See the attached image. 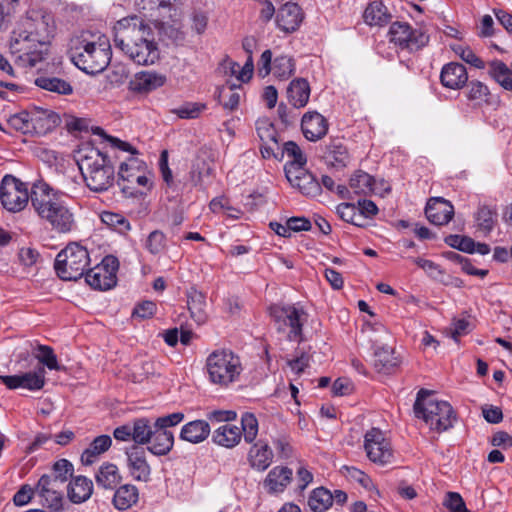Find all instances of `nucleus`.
Returning a JSON list of instances; mask_svg holds the SVG:
<instances>
[{
	"mask_svg": "<svg viewBox=\"0 0 512 512\" xmlns=\"http://www.w3.org/2000/svg\"><path fill=\"white\" fill-rule=\"evenodd\" d=\"M31 204L37 215L58 233L70 232L74 225V215L61 199L58 192L48 184H34L30 195Z\"/></svg>",
	"mask_w": 512,
	"mask_h": 512,
	"instance_id": "nucleus-1",
	"label": "nucleus"
},
{
	"mask_svg": "<svg viewBox=\"0 0 512 512\" xmlns=\"http://www.w3.org/2000/svg\"><path fill=\"white\" fill-rule=\"evenodd\" d=\"M77 163L86 186L93 192H104L113 186L115 171L100 150L86 146L78 151Z\"/></svg>",
	"mask_w": 512,
	"mask_h": 512,
	"instance_id": "nucleus-2",
	"label": "nucleus"
},
{
	"mask_svg": "<svg viewBox=\"0 0 512 512\" xmlns=\"http://www.w3.org/2000/svg\"><path fill=\"white\" fill-rule=\"evenodd\" d=\"M414 413L422 419L431 430L443 432L453 426L455 413L452 406L432 397V392L421 389L414 403Z\"/></svg>",
	"mask_w": 512,
	"mask_h": 512,
	"instance_id": "nucleus-3",
	"label": "nucleus"
},
{
	"mask_svg": "<svg viewBox=\"0 0 512 512\" xmlns=\"http://www.w3.org/2000/svg\"><path fill=\"white\" fill-rule=\"evenodd\" d=\"M71 61L87 74H97L106 69L111 60L110 43L103 35L95 42H81L70 50Z\"/></svg>",
	"mask_w": 512,
	"mask_h": 512,
	"instance_id": "nucleus-4",
	"label": "nucleus"
},
{
	"mask_svg": "<svg viewBox=\"0 0 512 512\" xmlns=\"http://www.w3.org/2000/svg\"><path fill=\"white\" fill-rule=\"evenodd\" d=\"M176 0H136L140 14L147 17L153 28L159 32H178L181 13L175 6Z\"/></svg>",
	"mask_w": 512,
	"mask_h": 512,
	"instance_id": "nucleus-5",
	"label": "nucleus"
},
{
	"mask_svg": "<svg viewBox=\"0 0 512 512\" xmlns=\"http://www.w3.org/2000/svg\"><path fill=\"white\" fill-rule=\"evenodd\" d=\"M206 368L210 381L222 387L237 382L243 371L240 357L228 349L213 351L206 359Z\"/></svg>",
	"mask_w": 512,
	"mask_h": 512,
	"instance_id": "nucleus-6",
	"label": "nucleus"
},
{
	"mask_svg": "<svg viewBox=\"0 0 512 512\" xmlns=\"http://www.w3.org/2000/svg\"><path fill=\"white\" fill-rule=\"evenodd\" d=\"M89 264L88 250L84 246L73 242L57 254L54 268L62 280L76 281L84 275Z\"/></svg>",
	"mask_w": 512,
	"mask_h": 512,
	"instance_id": "nucleus-7",
	"label": "nucleus"
},
{
	"mask_svg": "<svg viewBox=\"0 0 512 512\" xmlns=\"http://www.w3.org/2000/svg\"><path fill=\"white\" fill-rule=\"evenodd\" d=\"M114 44L139 65H152L159 59L156 43L143 34H114Z\"/></svg>",
	"mask_w": 512,
	"mask_h": 512,
	"instance_id": "nucleus-8",
	"label": "nucleus"
},
{
	"mask_svg": "<svg viewBox=\"0 0 512 512\" xmlns=\"http://www.w3.org/2000/svg\"><path fill=\"white\" fill-rule=\"evenodd\" d=\"M270 315L277 332L285 334L289 341H303V325L307 315L302 308L294 305H273Z\"/></svg>",
	"mask_w": 512,
	"mask_h": 512,
	"instance_id": "nucleus-9",
	"label": "nucleus"
},
{
	"mask_svg": "<svg viewBox=\"0 0 512 512\" xmlns=\"http://www.w3.org/2000/svg\"><path fill=\"white\" fill-rule=\"evenodd\" d=\"M40 36L41 34H17L9 42L11 53L34 67L45 58L49 50L48 35L43 38Z\"/></svg>",
	"mask_w": 512,
	"mask_h": 512,
	"instance_id": "nucleus-10",
	"label": "nucleus"
},
{
	"mask_svg": "<svg viewBox=\"0 0 512 512\" xmlns=\"http://www.w3.org/2000/svg\"><path fill=\"white\" fill-rule=\"evenodd\" d=\"M0 200L10 212L25 208L29 200L28 189L24 183L12 175H5L0 186Z\"/></svg>",
	"mask_w": 512,
	"mask_h": 512,
	"instance_id": "nucleus-11",
	"label": "nucleus"
},
{
	"mask_svg": "<svg viewBox=\"0 0 512 512\" xmlns=\"http://www.w3.org/2000/svg\"><path fill=\"white\" fill-rule=\"evenodd\" d=\"M364 450L368 459L377 465L391 464L394 458L390 442L378 428H371L365 433Z\"/></svg>",
	"mask_w": 512,
	"mask_h": 512,
	"instance_id": "nucleus-12",
	"label": "nucleus"
},
{
	"mask_svg": "<svg viewBox=\"0 0 512 512\" xmlns=\"http://www.w3.org/2000/svg\"><path fill=\"white\" fill-rule=\"evenodd\" d=\"M118 260L113 256H106L94 268L87 270L86 282L96 290H108L116 285Z\"/></svg>",
	"mask_w": 512,
	"mask_h": 512,
	"instance_id": "nucleus-13",
	"label": "nucleus"
},
{
	"mask_svg": "<svg viewBox=\"0 0 512 512\" xmlns=\"http://www.w3.org/2000/svg\"><path fill=\"white\" fill-rule=\"evenodd\" d=\"M35 496L39 498L42 506L52 512L64 510V487L52 482L46 475H42L38 480L35 486Z\"/></svg>",
	"mask_w": 512,
	"mask_h": 512,
	"instance_id": "nucleus-14",
	"label": "nucleus"
},
{
	"mask_svg": "<svg viewBox=\"0 0 512 512\" xmlns=\"http://www.w3.org/2000/svg\"><path fill=\"white\" fill-rule=\"evenodd\" d=\"M285 173L289 183L303 195L316 197L321 193V185L313 174L299 165H286Z\"/></svg>",
	"mask_w": 512,
	"mask_h": 512,
	"instance_id": "nucleus-15",
	"label": "nucleus"
},
{
	"mask_svg": "<svg viewBox=\"0 0 512 512\" xmlns=\"http://www.w3.org/2000/svg\"><path fill=\"white\" fill-rule=\"evenodd\" d=\"M45 374V369L38 367L33 372L30 371L16 375H0V380L10 390L23 388L29 391H39L46 383Z\"/></svg>",
	"mask_w": 512,
	"mask_h": 512,
	"instance_id": "nucleus-16",
	"label": "nucleus"
},
{
	"mask_svg": "<svg viewBox=\"0 0 512 512\" xmlns=\"http://www.w3.org/2000/svg\"><path fill=\"white\" fill-rule=\"evenodd\" d=\"M129 475L139 482L151 479V467L146 459V451L142 446L132 445L125 451Z\"/></svg>",
	"mask_w": 512,
	"mask_h": 512,
	"instance_id": "nucleus-17",
	"label": "nucleus"
},
{
	"mask_svg": "<svg viewBox=\"0 0 512 512\" xmlns=\"http://www.w3.org/2000/svg\"><path fill=\"white\" fill-rule=\"evenodd\" d=\"M118 175L124 181L136 182L147 189L152 185L150 178L146 175V164L136 156H130L121 163Z\"/></svg>",
	"mask_w": 512,
	"mask_h": 512,
	"instance_id": "nucleus-18",
	"label": "nucleus"
},
{
	"mask_svg": "<svg viewBox=\"0 0 512 512\" xmlns=\"http://www.w3.org/2000/svg\"><path fill=\"white\" fill-rule=\"evenodd\" d=\"M427 219L434 225H446L454 215L452 204L441 197L431 198L425 208Z\"/></svg>",
	"mask_w": 512,
	"mask_h": 512,
	"instance_id": "nucleus-19",
	"label": "nucleus"
},
{
	"mask_svg": "<svg viewBox=\"0 0 512 512\" xmlns=\"http://www.w3.org/2000/svg\"><path fill=\"white\" fill-rule=\"evenodd\" d=\"M301 128L306 139L317 141L326 135L328 123L320 113L309 111L302 117Z\"/></svg>",
	"mask_w": 512,
	"mask_h": 512,
	"instance_id": "nucleus-20",
	"label": "nucleus"
},
{
	"mask_svg": "<svg viewBox=\"0 0 512 512\" xmlns=\"http://www.w3.org/2000/svg\"><path fill=\"white\" fill-rule=\"evenodd\" d=\"M303 18L302 10L298 4L286 3L279 9L276 23L282 32H295Z\"/></svg>",
	"mask_w": 512,
	"mask_h": 512,
	"instance_id": "nucleus-21",
	"label": "nucleus"
},
{
	"mask_svg": "<svg viewBox=\"0 0 512 512\" xmlns=\"http://www.w3.org/2000/svg\"><path fill=\"white\" fill-rule=\"evenodd\" d=\"M165 83V75L151 71H144L135 74L129 83V88L133 92L147 94L162 87Z\"/></svg>",
	"mask_w": 512,
	"mask_h": 512,
	"instance_id": "nucleus-22",
	"label": "nucleus"
},
{
	"mask_svg": "<svg viewBox=\"0 0 512 512\" xmlns=\"http://www.w3.org/2000/svg\"><path fill=\"white\" fill-rule=\"evenodd\" d=\"M293 472L285 466L272 468L263 481V487L269 494L282 493L292 481Z\"/></svg>",
	"mask_w": 512,
	"mask_h": 512,
	"instance_id": "nucleus-23",
	"label": "nucleus"
},
{
	"mask_svg": "<svg viewBox=\"0 0 512 512\" xmlns=\"http://www.w3.org/2000/svg\"><path fill=\"white\" fill-rule=\"evenodd\" d=\"M364 22L371 28H384L391 23L392 15L383 2L376 0L370 2L363 12Z\"/></svg>",
	"mask_w": 512,
	"mask_h": 512,
	"instance_id": "nucleus-24",
	"label": "nucleus"
},
{
	"mask_svg": "<svg viewBox=\"0 0 512 512\" xmlns=\"http://www.w3.org/2000/svg\"><path fill=\"white\" fill-rule=\"evenodd\" d=\"M273 451L262 439L253 444L248 452L250 466L257 471H265L273 461Z\"/></svg>",
	"mask_w": 512,
	"mask_h": 512,
	"instance_id": "nucleus-25",
	"label": "nucleus"
},
{
	"mask_svg": "<svg viewBox=\"0 0 512 512\" xmlns=\"http://www.w3.org/2000/svg\"><path fill=\"white\" fill-rule=\"evenodd\" d=\"M440 79L445 87L460 89L466 84L468 75L464 65L451 62L442 68Z\"/></svg>",
	"mask_w": 512,
	"mask_h": 512,
	"instance_id": "nucleus-26",
	"label": "nucleus"
},
{
	"mask_svg": "<svg viewBox=\"0 0 512 512\" xmlns=\"http://www.w3.org/2000/svg\"><path fill=\"white\" fill-rule=\"evenodd\" d=\"M93 493V483L85 476L72 478L67 485V496L72 503L80 504L87 501Z\"/></svg>",
	"mask_w": 512,
	"mask_h": 512,
	"instance_id": "nucleus-27",
	"label": "nucleus"
},
{
	"mask_svg": "<svg viewBox=\"0 0 512 512\" xmlns=\"http://www.w3.org/2000/svg\"><path fill=\"white\" fill-rule=\"evenodd\" d=\"M149 443L150 445L147 447V450L150 453L156 456H164L173 448L174 435L170 430H160L153 426L152 437Z\"/></svg>",
	"mask_w": 512,
	"mask_h": 512,
	"instance_id": "nucleus-28",
	"label": "nucleus"
},
{
	"mask_svg": "<svg viewBox=\"0 0 512 512\" xmlns=\"http://www.w3.org/2000/svg\"><path fill=\"white\" fill-rule=\"evenodd\" d=\"M287 97L289 102L295 108L306 106L310 97V86L306 79L297 78L290 82L287 88Z\"/></svg>",
	"mask_w": 512,
	"mask_h": 512,
	"instance_id": "nucleus-29",
	"label": "nucleus"
},
{
	"mask_svg": "<svg viewBox=\"0 0 512 512\" xmlns=\"http://www.w3.org/2000/svg\"><path fill=\"white\" fill-rule=\"evenodd\" d=\"M241 429L230 423L218 427L213 433V441L220 446L233 448L241 441Z\"/></svg>",
	"mask_w": 512,
	"mask_h": 512,
	"instance_id": "nucleus-30",
	"label": "nucleus"
},
{
	"mask_svg": "<svg viewBox=\"0 0 512 512\" xmlns=\"http://www.w3.org/2000/svg\"><path fill=\"white\" fill-rule=\"evenodd\" d=\"M323 158L327 166L335 169L346 167L350 160L347 148L340 141H332Z\"/></svg>",
	"mask_w": 512,
	"mask_h": 512,
	"instance_id": "nucleus-31",
	"label": "nucleus"
},
{
	"mask_svg": "<svg viewBox=\"0 0 512 512\" xmlns=\"http://www.w3.org/2000/svg\"><path fill=\"white\" fill-rule=\"evenodd\" d=\"M210 434V426L204 420H194L185 424L180 432V438L190 443H200Z\"/></svg>",
	"mask_w": 512,
	"mask_h": 512,
	"instance_id": "nucleus-32",
	"label": "nucleus"
},
{
	"mask_svg": "<svg viewBox=\"0 0 512 512\" xmlns=\"http://www.w3.org/2000/svg\"><path fill=\"white\" fill-rule=\"evenodd\" d=\"M374 358V367L382 373H390L400 364V359L395 355L394 349L389 346L376 349Z\"/></svg>",
	"mask_w": 512,
	"mask_h": 512,
	"instance_id": "nucleus-33",
	"label": "nucleus"
},
{
	"mask_svg": "<svg viewBox=\"0 0 512 512\" xmlns=\"http://www.w3.org/2000/svg\"><path fill=\"white\" fill-rule=\"evenodd\" d=\"M390 42L402 50L410 52L417 51L424 47L428 41V34H390Z\"/></svg>",
	"mask_w": 512,
	"mask_h": 512,
	"instance_id": "nucleus-34",
	"label": "nucleus"
},
{
	"mask_svg": "<svg viewBox=\"0 0 512 512\" xmlns=\"http://www.w3.org/2000/svg\"><path fill=\"white\" fill-rule=\"evenodd\" d=\"M95 478L98 486L109 490L115 489L122 480L117 466L111 463L103 464L99 468Z\"/></svg>",
	"mask_w": 512,
	"mask_h": 512,
	"instance_id": "nucleus-35",
	"label": "nucleus"
},
{
	"mask_svg": "<svg viewBox=\"0 0 512 512\" xmlns=\"http://www.w3.org/2000/svg\"><path fill=\"white\" fill-rule=\"evenodd\" d=\"M187 305L194 321L203 324L207 319L205 296L200 291L191 289L187 294Z\"/></svg>",
	"mask_w": 512,
	"mask_h": 512,
	"instance_id": "nucleus-36",
	"label": "nucleus"
},
{
	"mask_svg": "<svg viewBox=\"0 0 512 512\" xmlns=\"http://www.w3.org/2000/svg\"><path fill=\"white\" fill-rule=\"evenodd\" d=\"M349 186L353 192L358 195L378 193L375 179L364 171L355 172L354 175L350 178Z\"/></svg>",
	"mask_w": 512,
	"mask_h": 512,
	"instance_id": "nucleus-37",
	"label": "nucleus"
},
{
	"mask_svg": "<svg viewBox=\"0 0 512 512\" xmlns=\"http://www.w3.org/2000/svg\"><path fill=\"white\" fill-rule=\"evenodd\" d=\"M112 444V439L109 435H100L96 437L87 449L81 455V461L85 465H91L96 458L107 451Z\"/></svg>",
	"mask_w": 512,
	"mask_h": 512,
	"instance_id": "nucleus-38",
	"label": "nucleus"
},
{
	"mask_svg": "<svg viewBox=\"0 0 512 512\" xmlns=\"http://www.w3.org/2000/svg\"><path fill=\"white\" fill-rule=\"evenodd\" d=\"M138 501V489L132 484L120 486L114 494L113 504L118 510H126Z\"/></svg>",
	"mask_w": 512,
	"mask_h": 512,
	"instance_id": "nucleus-39",
	"label": "nucleus"
},
{
	"mask_svg": "<svg viewBox=\"0 0 512 512\" xmlns=\"http://www.w3.org/2000/svg\"><path fill=\"white\" fill-rule=\"evenodd\" d=\"M35 84L41 89L60 95H70L73 93L71 84L57 77L39 76L35 79Z\"/></svg>",
	"mask_w": 512,
	"mask_h": 512,
	"instance_id": "nucleus-40",
	"label": "nucleus"
},
{
	"mask_svg": "<svg viewBox=\"0 0 512 512\" xmlns=\"http://www.w3.org/2000/svg\"><path fill=\"white\" fill-rule=\"evenodd\" d=\"M55 125V118L46 111L30 112V134L44 135Z\"/></svg>",
	"mask_w": 512,
	"mask_h": 512,
	"instance_id": "nucleus-41",
	"label": "nucleus"
},
{
	"mask_svg": "<svg viewBox=\"0 0 512 512\" xmlns=\"http://www.w3.org/2000/svg\"><path fill=\"white\" fill-rule=\"evenodd\" d=\"M332 504V493L324 487L314 489L308 498V506L313 512H323L329 509Z\"/></svg>",
	"mask_w": 512,
	"mask_h": 512,
	"instance_id": "nucleus-42",
	"label": "nucleus"
},
{
	"mask_svg": "<svg viewBox=\"0 0 512 512\" xmlns=\"http://www.w3.org/2000/svg\"><path fill=\"white\" fill-rule=\"evenodd\" d=\"M148 30L151 31L153 28V25L147 21V17H144L142 14L139 15H130L127 17H124L120 20H118L115 25L113 26L114 32H121L125 30Z\"/></svg>",
	"mask_w": 512,
	"mask_h": 512,
	"instance_id": "nucleus-43",
	"label": "nucleus"
},
{
	"mask_svg": "<svg viewBox=\"0 0 512 512\" xmlns=\"http://www.w3.org/2000/svg\"><path fill=\"white\" fill-rule=\"evenodd\" d=\"M132 441L134 445L148 444L152 437L153 427L147 418H138L131 423Z\"/></svg>",
	"mask_w": 512,
	"mask_h": 512,
	"instance_id": "nucleus-44",
	"label": "nucleus"
},
{
	"mask_svg": "<svg viewBox=\"0 0 512 512\" xmlns=\"http://www.w3.org/2000/svg\"><path fill=\"white\" fill-rule=\"evenodd\" d=\"M73 472L74 467L72 463L67 459H60L53 464L51 473L45 475L52 482L64 487L68 479L72 477Z\"/></svg>",
	"mask_w": 512,
	"mask_h": 512,
	"instance_id": "nucleus-45",
	"label": "nucleus"
},
{
	"mask_svg": "<svg viewBox=\"0 0 512 512\" xmlns=\"http://www.w3.org/2000/svg\"><path fill=\"white\" fill-rule=\"evenodd\" d=\"M489 74L506 90H512V71L502 61L489 63Z\"/></svg>",
	"mask_w": 512,
	"mask_h": 512,
	"instance_id": "nucleus-46",
	"label": "nucleus"
},
{
	"mask_svg": "<svg viewBox=\"0 0 512 512\" xmlns=\"http://www.w3.org/2000/svg\"><path fill=\"white\" fill-rule=\"evenodd\" d=\"M243 49L248 54V57L245 64L242 66L241 71L239 72L238 79L242 83H245L251 79L254 71L252 58L253 51L256 49V39L254 36L245 37L243 40Z\"/></svg>",
	"mask_w": 512,
	"mask_h": 512,
	"instance_id": "nucleus-47",
	"label": "nucleus"
},
{
	"mask_svg": "<svg viewBox=\"0 0 512 512\" xmlns=\"http://www.w3.org/2000/svg\"><path fill=\"white\" fill-rule=\"evenodd\" d=\"M271 71L279 80H286L290 78L295 71L294 60L286 55L278 56L273 62Z\"/></svg>",
	"mask_w": 512,
	"mask_h": 512,
	"instance_id": "nucleus-48",
	"label": "nucleus"
},
{
	"mask_svg": "<svg viewBox=\"0 0 512 512\" xmlns=\"http://www.w3.org/2000/svg\"><path fill=\"white\" fill-rule=\"evenodd\" d=\"M38 353L35 354V358L38 360V362L41 364L39 367H47L49 370H65V368L61 365H59L57 356L54 353L53 349L50 346L46 345H39Z\"/></svg>",
	"mask_w": 512,
	"mask_h": 512,
	"instance_id": "nucleus-49",
	"label": "nucleus"
},
{
	"mask_svg": "<svg viewBox=\"0 0 512 512\" xmlns=\"http://www.w3.org/2000/svg\"><path fill=\"white\" fill-rule=\"evenodd\" d=\"M241 426V432L245 442H254L259 431V423L256 416L250 412L243 413L241 416Z\"/></svg>",
	"mask_w": 512,
	"mask_h": 512,
	"instance_id": "nucleus-50",
	"label": "nucleus"
},
{
	"mask_svg": "<svg viewBox=\"0 0 512 512\" xmlns=\"http://www.w3.org/2000/svg\"><path fill=\"white\" fill-rule=\"evenodd\" d=\"M240 86H236L235 84H231L227 87H222L219 90L218 98L220 103L223 105L224 109L233 111L235 110L240 102V93L236 90Z\"/></svg>",
	"mask_w": 512,
	"mask_h": 512,
	"instance_id": "nucleus-51",
	"label": "nucleus"
},
{
	"mask_svg": "<svg viewBox=\"0 0 512 512\" xmlns=\"http://www.w3.org/2000/svg\"><path fill=\"white\" fill-rule=\"evenodd\" d=\"M475 221L479 230L484 234H489L494 228L496 213L489 207L482 206L475 215Z\"/></svg>",
	"mask_w": 512,
	"mask_h": 512,
	"instance_id": "nucleus-52",
	"label": "nucleus"
},
{
	"mask_svg": "<svg viewBox=\"0 0 512 512\" xmlns=\"http://www.w3.org/2000/svg\"><path fill=\"white\" fill-rule=\"evenodd\" d=\"M101 220L104 224L122 234L127 233L131 229L129 221L119 213L104 211L101 214Z\"/></svg>",
	"mask_w": 512,
	"mask_h": 512,
	"instance_id": "nucleus-53",
	"label": "nucleus"
},
{
	"mask_svg": "<svg viewBox=\"0 0 512 512\" xmlns=\"http://www.w3.org/2000/svg\"><path fill=\"white\" fill-rule=\"evenodd\" d=\"M206 109V104L198 102H186L171 110L180 119H196Z\"/></svg>",
	"mask_w": 512,
	"mask_h": 512,
	"instance_id": "nucleus-54",
	"label": "nucleus"
},
{
	"mask_svg": "<svg viewBox=\"0 0 512 512\" xmlns=\"http://www.w3.org/2000/svg\"><path fill=\"white\" fill-rule=\"evenodd\" d=\"M145 248L154 256L160 255L166 248V236L160 230L152 231L145 242Z\"/></svg>",
	"mask_w": 512,
	"mask_h": 512,
	"instance_id": "nucleus-55",
	"label": "nucleus"
},
{
	"mask_svg": "<svg viewBox=\"0 0 512 512\" xmlns=\"http://www.w3.org/2000/svg\"><path fill=\"white\" fill-rule=\"evenodd\" d=\"M338 216L345 222L351 223L358 227H363L364 223L357 221V218H362L354 204L341 203L336 207Z\"/></svg>",
	"mask_w": 512,
	"mask_h": 512,
	"instance_id": "nucleus-56",
	"label": "nucleus"
},
{
	"mask_svg": "<svg viewBox=\"0 0 512 512\" xmlns=\"http://www.w3.org/2000/svg\"><path fill=\"white\" fill-rule=\"evenodd\" d=\"M256 131L260 140L267 143H277L276 130L274 125L267 118H260L256 121Z\"/></svg>",
	"mask_w": 512,
	"mask_h": 512,
	"instance_id": "nucleus-57",
	"label": "nucleus"
},
{
	"mask_svg": "<svg viewBox=\"0 0 512 512\" xmlns=\"http://www.w3.org/2000/svg\"><path fill=\"white\" fill-rule=\"evenodd\" d=\"M451 49L454 51L456 55H458L463 61L471 64L476 68H484V62L475 55L471 48L461 44L456 43L451 45Z\"/></svg>",
	"mask_w": 512,
	"mask_h": 512,
	"instance_id": "nucleus-58",
	"label": "nucleus"
},
{
	"mask_svg": "<svg viewBox=\"0 0 512 512\" xmlns=\"http://www.w3.org/2000/svg\"><path fill=\"white\" fill-rule=\"evenodd\" d=\"M341 473L346 478L359 483L362 487L366 489H370L373 486L371 478L366 473L355 467L343 466L341 468Z\"/></svg>",
	"mask_w": 512,
	"mask_h": 512,
	"instance_id": "nucleus-59",
	"label": "nucleus"
},
{
	"mask_svg": "<svg viewBox=\"0 0 512 512\" xmlns=\"http://www.w3.org/2000/svg\"><path fill=\"white\" fill-rule=\"evenodd\" d=\"M8 124L11 128L20 131L23 134H30V112L21 111L10 116Z\"/></svg>",
	"mask_w": 512,
	"mask_h": 512,
	"instance_id": "nucleus-60",
	"label": "nucleus"
},
{
	"mask_svg": "<svg viewBox=\"0 0 512 512\" xmlns=\"http://www.w3.org/2000/svg\"><path fill=\"white\" fill-rule=\"evenodd\" d=\"M468 99L478 104L488 101L489 89L479 81H472L469 84Z\"/></svg>",
	"mask_w": 512,
	"mask_h": 512,
	"instance_id": "nucleus-61",
	"label": "nucleus"
},
{
	"mask_svg": "<svg viewBox=\"0 0 512 512\" xmlns=\"http://www.w3.org/2000/svg\"><path fill=\"white\" fill-rule=\"evenodd\" d=\"M211 174V168L205 163H197L190 171V181L196 187L204 188L205 178Z\"/></svg>",
	"mask_w": 512,
	"mask_h": 512,
	"instance_id": "nucleus-62",
	"label": "nucleus"
},
{
	"mask_svg": "<svg viewBox=\"0 0 512 512\" xmlns=\"http://www.w3.org/2000/svg\"><path fill=\"white\" fill-rule=\"evenodd\" d=\"M39 258V252L30 247L21 248L18 252V260L28 272L37 264Z\"/></svg>",
	"mask_w": 512,
	"mask_h": 512,
	"instance_id": "nucleus-63",
	"label": "nucleus"
},
{
	"mask_svg": "<svg viewBox=\"0 0 512 512\" xmlns=\"http://www.w3.org/2000/svg\"><path fill=\"white\" fill-rule=\"evenodd\" d=\"M184 418L185 416L182 412H175L169 415L158 417L155 420L153 426L159 428L160 430H169L170 427H174L180 424Z\"/></svg>",
	"mask_w": 512,
	"mask_h": 512,
	"instance_id": "nucleus-64",
	"label": "nucleus"
}]
</instances>
